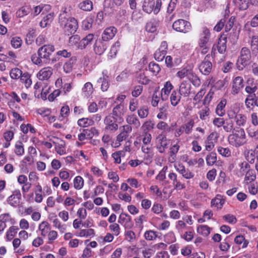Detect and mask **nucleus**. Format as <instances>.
<instances>
[{
  "instance_id": "8fccbe9b",
  "label": "nucleus",
  "mask_w": 258,
  "mask_h": 258,
  "mask_svg": "<svg viewBox=\"0 0 258 258\" xmlns=\"http://www.w3.org/2000/svg\"><path fill=\"white\" fill-rule=\"evenodd\" d=\"M71 18L70 8L66 7L63 8L59 16V21L61 20L63 21V18H64V20H68Z\"/></svg>"
},
{
  "instance_id": "49530a36",
  "label": "nucleus",
  "mask_w": 258,
  "mask_h": 258,
  "mask_svg": "<svg viewBox=\"0 0 258 258\" xmlns=\"http://www.w3.org/2000/svg\"><path fill=\"white\" fill-rule=\"evenodd\" d=\"M84 184L83 178L81 176H77L73 180V185L75 189L80 190L82 189Z\"/></svg>"
},
{
  "instance_id": "a19ab883",
  "label": "nucleus",
  "mask_w": 258,
  "mask_h": 258,
  "mask_svg": "<svg viewBox=\"0 0 258 258\" xmlns=\"http://www.w3.org/2000/svg\"><path fill=\"white\" fill-rule=\"evenodd\" d=\"M211 228L206 225H199L197 228V232L203 236H207L211 232Z\"/></svg>"
},
{
  "instance_id": "9d476101",
  "label": "nucleus",
  "mask_w": 258,
  "mask_h": 258,
  "mask_svg": "<svg viewBox=\"0 0 258 258\" xmlns=\"http://www.w3.org/2000/svg\"><path fill=\"white\" fill-rule=\"evenodd\" d=\"M168 44L166 41H162L159 48L154 53L155 59L158 61H162L167 53Z\"/></svg>"
},
{
  "instance_id": "2eb2a0df",
  "label": "nucleus",
  "mask_w": 258,
  "mask_h": 258,
  "mask_svg": "<svg viewBox=\"0 0 258 258\" xmlns=\"http://www.w3.org/2000/svg\"><path fill=\"white\" fill-rule=\"evenodd\" d=\"M132 131V127L131 126L128 125H123L120 133L116 136V141L121 142L125 141Z\"/></svg>"
},
{
  "instance_id": "412c9836",
  "label": "nucleus",
  "mask_w": 258,
  "mask_h": 258,
  "mask_svg": "<svg viewBox=\"0 0 258 258\" xmlns=\"http://www.w3.org/2000/svg\"><path fill=\"white\" fill-rule=\"evenodd\" d=\"M168 177L170 180L172 181V184L175 189L177 190H180L185 187L183 183H182L179 179L177 178L176 173L171 172L168 175Z\"/></svg>"
},
{
  "instance_id": "e433bc0d",
  "label": "nucleus",
  "mask_w": 258,
  "mask_h": 258,
  "mask_svg": "<svg viewBox=\"0 0 258 258\" xmlns=\"http://www.w3.org/2000/svg\"><path fill=\"white\" fill-rule=\"evenodd\" d=\"M184 233L180 234L181 237L185 241L189 242L192 240L194 237L195 232L191 227H189Z\"/></svg>"
},
{
  "instance_id": "20e7f679",
  "label": "nucleus",
  "mask_w": 258,
  "mask_h": 258,
  "mask_svg": "<svg viewBox=\"0 0 258 258\" xmlns=\"http://www.w3.org/2000/svg\"><path fill=\"white\" fill-rule=\"evenodd\" d=\"M251 53L249 49L245 47H243L240 51V56L237 61V69L243 70V68L248 65L251 59Z\"/></svg>"
},
{
  "instance_id": "c85d7f7f",
  "label": "nucleus",
  "mask_w": 258,
  "mask_h": 258,
  "mask_svg": "<svg viewBox=\"0 0 258 258\" xmlns=\"http://www.w3.org/2000/svg\"><path fill=\"white\" fill-rule=\"evenodd\" d=\"M154 0H144L142 6L143 10L148 14H150L154 11Z\"/></svg>"
},
{
  "instance_id": "f257e3e1",
  "label": "nucleus",
  "mask_w": 258,
  "mask_h": 258,
  "mask_svg": "<svg viewBox=\"0 0 258 258\" xmlns=\"http://www.w3.org/2000/svg\"><path fill=\"white\" fill-rule=\"evenodd\" d=\"M211 33L210 29L206 26L203 27L199 33L198 46L201 53L206 54L210 48Z\"/></svg>"
},
{
  "instance_id": "bb28decb",
  "label": "nucleus",
  "mask_w": 258,
  "mask_h": 258,
  "mask_svg": "<svg viewBox=\"0 0 258 258\" xmlns=\"http://www.w3.org/2000/svg\"><path fill=\"white\" fill-rule=\"evenodd\" d=\"M76 235L81 237H92L95 235V231L91 228L81 229L76 233Z\"/></svg>"
},
{
  "instance_id": "4468645a",
  "label": "nucleus",
  "mask_w": 258,
  "mask_h": 258,
  "mask_svg": "<svg viewBox=\"0 0 258 258\" xmlns=\"http://www.w3.org/2000/svg\"><path fill=\"white\" fill-rule=\"evenodd\" d=\"M173 88V86L170 81H167L165 83L163 88L161 89V93L159 95L161 96V98L162 101H165L168 100L169 95Z\"/></svg>"
},
{
  "instance_id": "2f4dec72",
  "label": "nucleus",
  "mask_w": 258,
  "mask_h": 258,
  "mask_svg": "<svg viewBox=\"0 0 258 258\" xmlns=\"http://www.w3.org/2000/svg\"><path fill=\"white\" fill-rule=\"evenodd\" d=\"M126 109L125 108L124 105L123 104L120 103L113 108L112 110V114L115 116L120 117L124 115Z\"/></svg>"
},
{
  "instance_id": "79ce46f5",
  "label": "nucleus",
  "mask_w": 258,
  "mask_h": 258,
  "mask_svg": "<svg viewBox=\"0 0 258 258\" xmlns=\"http://www.w3.org/2000/svg\"><path fill=\"white\" fill-rule=\"evenodd\" d=\"M52 223L53 227L57 229L60 233H63L66 231L67 225L65 224H62L57 218L53 219Z\"/></svg>"
},
{
  "instance_id": "4d7b16f0",
  "label": "nucleus",
  "mask_w": 258,
  "mask_h": 258,
  "mask_svg": "<svg viewBox=\"0 0 258 258\" xmlns=\"http://www.w3.org/2000/svg\"><path fill=\"white\" fill-rule=\"evenodd\" d=\"M234 242L237 244H242V248H244L247 246L248 241L245 240L244 237L242 235L237 236L234 239Z\"/></svg>"
},
{
  "instance_id": "7ed1b4c3",
  "label": "nucleus",
  "mask_w": 258,
  "mask_h": 258,
  "mask_svg": "<svg viewBox=\"0 0 258 258\" xmlns=\"http://www.w3.org/2000/svg\"><path fill=\"white\" fill-rule=\"evenodd\" d=\"M60 26L63 29L66 35L74 34L78 28L77 21L74 18L58 21Z\"/></svg>"
},
{
  "instance_id": "6e6552de",
  "label": "nucleus",
  "mask_w": 258,
  "mask_h": 258,
  "mask_svg": "<svg viewBox=\"0 0 258 258\" xmlns=\"http://www.w3.org/2000/svg\"><path fill=\"white\" fill-rule=\"evenodd\" d=\"M53 73V69L50 67L42 68L37 73V77L40 81H46L48 84Z\"/></svg>"
},
{
  "instance_id": "423d86ee",
  "label": "nucleus",
  "mask_w": 258,
  "mask_h": 258,
  "mask_svg": "<svg viewBox=\"0 0 258 258\" xmlns=\"http://www.w3.org/2000/svg\"><path fill=\"white\" fill-rule=\"evenodd\" d=\"M155 144L158 152L160 153H163L168 148L169 141L167 140L165 135L163 133H161L156 138Z\"/></svg>"
},
{
  "instance_id": "680f3d73",
  "label": "nucleus",
  "mask_w": 258,
  "mask_h": 258,
  "mask_svg": "<svg viewBox=\"0 0 258 258\" xmlns=\"http://www.w3.org/2000/svg\"><path fill=\"white\" fill-rule=\"evenodd\" d=\"M157 237V232L153 230L146 231L144 233V238L149 241L155 240Z\"/></svg>"
},
{
  "instance_id": "ea45409f",
  "label": "nucleus",
  "mask_w": 258,
  "mask_h": 258,
  "mask_svg": "<svg viewBox=\"0 0 258 258\" xmlns=\"http://www.w3.org/2000/svg\"><path fill=\"white\" fill-rule=\"evenodd\" d=\"M226 43L227 40L225 37L219 38L217 47L220 53L223 54L225 52L227 48Z\"/></svg>"
},
{
  "instance_id": "a211bd4d",
  "label": "nucleus",
  "mask_w": 258,
  "mask_h": 258,
  "mask_svg": "<svg viewBox=\"0 0 258 258\" xmlns=\"http://www.w3.org/2000/svg\"><path fill=\"white\" fill-rule=\"evenodd\" d=\"M192 68L191 66H186L179 69L176 74V76L180 79H182L185 77H189L192 74Z\"/></svg>"
},
{
  "instance_id": "7c9ffc66",
  "label": "nucleus",
  "mask_w": 258,
  "mask_h": 258,
  "mask_svg": "<svg viewBox=\"0 0 258 258\" xmlns=\"http://www.w3.org/2000/svg\"><path fill=\"white\" fill-rule=\"evenodd\" d=\"M159 26V21L155 19H152L149 21L146 26L147 31L151 33L155 32Z\"/></svg>"
},
{
  "instance_id": "473e14b6",
  "label": "nucleus",
  "mask_w": 258,
  "mask_h": 258,
  "mask_svg": "<svg viewBox=\"0 0 258 258\" xmlns=\"http://www.w3.org/2000/svg\"><path fill=\"white\" fill-rule=\"evenodd\" d=\"M94 39V35L89 34L82 39L79 43L78 47L80 49L85 48L88 44L91 43Z\"/></svg>"
},
{
  "instance_id": "f03ea898",
  "label": "nucleus",
  "mask_w": 258,
  "mask_h": 258,
  "mask_svg": "<svg viewBox=\"0 0 258 258\" xmlns=\"http://www.w3.org/2000/svg\"><path fill=\"white\" fill-rule=\"evenodd\" d=\"M229 144L236 148H238L246 143V134L243 128H240L232 131L228 136Z\"/></svg>"
},
{
  "instance_id": "bf43d9fd",
  "label": "nucleus",
  "mask_w": 258,
  "mask_h": 258,
  "mask_svg": "<svg viewBox=\"0 0 258 258\" xmlns=\"http://www.w3.org/2000/svg\"><path fill=\"white\" fill-rule=\"evenodd\" d=\"M9 96L11 97L10 101L8 103L9 106L11 105V103H14L15 102L18 103H20L21 104V99L18 95V94L16 93L15 92H11L9 94Z\"/></svg>"
},
{
  "instance_id": "69168bd1",
  "label": "nucleus",
  "mask_w": 258,
  "mask_h": 258,
  "mask_svg": "<svg viewBox=\"0 0 258 258\" xmlns=\"http://www.w3.org/2000/svg\"><path fill=\"white\" fill-rule=\"evenodd\" d=\"M245 174L244 182L247 184L254 181L255 179V175L252 170H249Z\"/></svg>"
},
{
  "instance_id": "a18cd8bd",
  "label": "nucleus",
  "mask_w": 258,
  "mask_h": 258,
  "mask_svg": "<svg viewBox=\"0 0 258 258\" xmlns=\"http://www.w3.org/2000/svg\"><path fill=\"white\" fill-rule=\"evenodd\" d=\"M168 105L164 104L162 106L159 108V113L157 117L160 119H166L167 117Z\"/></svg>"
},
{
  "instance_id": "4be33fe9",
  "label": "nucleus",
  "mask_w": 258,
  "mask_h": 258,
  "mask_svg": "<svg viewBox=\"0 0 258 258\" xmlns=\"http://www.w3.org/2000/svg\"><path fill=\"white\" fill-rule=\"evenodd\" d=\"M127 125H133V126L138 129L141 126V122L135 114H130L126 116L125 118Z\"/></svg>"
},
{
  "instance_id": "0e129e2a",
  "label": "nucleus",
  "mask_w": 258,
  "mask_h": 258,
  "mask_svg": "<svg viewBox=\"0 0 258 258\" xmlns=\"http://www.w3.org/2000/svg\"><path fill=\"white\" fill-rule=\"evenodd\" d=\"M138 114L140 118H145L149 114V110L147 106H142L138 110Z\"/></svg>"
},
{
  "instance_id": "393cba45",
  "label": "nucleus",
  "mask_w": 258,
  "mask_h": 258,
  "mask_svg": "<svg viewBox=\"0 0 258 258\" xmlns=\"http://www.w3.org/2000/svg\"><path fill=\"white\" fill-rule=\"evenodd\" d=\"M225 200L223 197L220 195H218L216 197L211 201V206L216 208L217 209H221L224 204Z\"/></svg>"
},
{
  "instance_id": "c9c22d12",
  "label": "nucleus",
  "mask_w": 258,
  "mask_h": 258,
  "mask_svg": "<svg viewBox=\"0 0 258 258\" xmlns=\"http://www.w3.org/2000/svg\"><path fill=\"white\" fill-rule=\"evenodd\" d=\"M136 80L137 82L143 85H147L149 83L150 80L144 72H140L137 74Z\"/></svg>"
},
{
  "instance_id": "de8ad7c7",
  "label": "nucleus",
  "mask_w": 258,
  "mask_h": 258,
  "mask_svg": "<svg viewBox=\"0 0 258 258\" xmlns=\"http://www.w3.org/2000/svg\"><path fill=\"white\" fill-rule=\"evenodd\" d=\"M20 81L23 83L26 88L30 87L32 84V81L30 79V75L28 73H24L21 77Z\"/></svg>"
},
{
  "instance_id": "864d4df0",
  "label": "nucleus",
  "mask_w": 258,
  "mask_h": 258,
  "mask_svg": "<svg viewBox=\"0 0 258 258\" xmlns=\"http://www.w3.org/2000/svg\"><path fill=\"white\" fill-rule=\"evenodd\" d=\"M22 75V71L17 68L12 69L10 72V76L12 79H18Z\"/></svg>"
},
{
  "instance_id": "5701e85b",
  "label": "nucleus",
  "mask_w": 258,
  "mask_h": 258,
  "mask_svg": "<svg viewBox=\"0 0 258 258\" xmlns=\"http://www.w3.org/2000/svg\"><path fill=\"white\" fill-rule=\"evenodd\" d=\"M107 47V44L100 40L96 41L94 46L96 54L101 55L104 53Z\"/></svg>"
},
{
  "instance_id": "09e8293b",
  "label": "nucleus",
  "mask_w": 258,
  "mask_h": 258,
  "mask_svg": "<svg viewBox=\"0 0 258 258\" xmlns=\"http://www.w3.org/2000/svg\"><path fill=\"white\" fill-rule=\"evenodd\" d=\"M23 43V40L19 36H15L12 38L11 40V44L12 46L15 49L19 48L21 47Z\"/></svg>"
},
{
  "instance_id": "37998d69",
  "label": "nucleus",
  "mask_w": 258,
  "mask_h": 258,
  "mask_svg": "<svg viewBox=\"0 0 258 258\" xmlns=\"http://www.w3.org/2000/svg\"><path fill=\"white\" fill-rule=\"evenodd\" d=\"M79 8L85 11H90L93 9V3L90 0H85L79 5Z\"/></svg>"
},
{
  "instance_id": "ddd939ff",
  "label": "nucleus",
  "mask_w": 258,
  "mask_h": 258,
  "mask_svg": "<svg viewBox=\"0 0 258 258\" xmlns=\"http://www.w3.org/2000/svg\"><path fill=\"white\" fill-rule=\"evenodd\" d=\"M104 123L106 125V130L115 132L118 129V124L116 123V119L113 116H107L104 119Z\"/></svg>"
},
{
  "instance_id": "9b49d317",
  "label": "nucleus",
  "mask_w": 258,
  "mask_h": 258,
  "mask_svg": "<svg viewBox=\"0 0 258 258\" xmlns=\"http://www.w3.org/2000/svg\"><path fill=\"white\" fill-rule=\"evenodd\" d=\"M243 87L244 81L243 78L240 76L235 77L233 80L231 93L233 95L237 94Z\"/></svg>"
},
{
  "instance_id": "4c0bfd02",
  "label": "nucleus",
  "mask_w": 258,
  "mask_h": 258,
  "mask_svg": "<svg viewBox=\"0 0 258 258\" xmlns=\"http://www.w3.org/2000/svg\"><path fill=\"white\" fill-rule=\"evenodd\" d=\"M247 121L246 116L242 113H236L235 115V121L236 124L239 126H243Z\"/></svg>"
},
{
  "instance_id": "f8f14e48",
  "label": "nucleus",
  "mask_w": 258,
  "mask_h": 258,
  "mask_svg": "<svg viewBox=\"0 0 258 258\" xmlns=\"http://www.w3.org/2000/svg\"><path fill=\"white\" fill-rule=\"evenodd\" d=\"M21 198V194L19 189H15L12 192V194L10 196L7 202L9 204L13 207H16L19 205Z\"/></svg>"
},
{
  "instance_id": "6ab92c4d",
  "label": "nucleus",
  "mask_w": 258,
  "mask_h": 258,
  "mask_svg": "<svg viewBox=\"0 0 258 258\" xmlns=\"http://www.w3.org/2000/svg\"><path fill=\"white\" fill-rule=\"evenodd\" d=\"M103 77H100L97 81L99 83H101V89L102 91H106L110 85L108 76L107 75L106 71L102 72Z\"/></svg>"
},
{
  "instance_id": "b1692460",
  "label": "nucleus",
  "mask_w": 258,
  "mask_h": 258,
  "mask_svg": "<svg viewBox=\"0 0 258 258\" xmlns=\"http://www.w3.org/2000/svg\"><path fill=\"white\" fill-rule=\"evenodd\" d=\"M180 146L177 143L170 148L169 156L168 157V161L170 163H174L176 160V154L179 151Z\"/></svg>"
},
{
  "instance_id": "e2e57ef3",
  "label": "nucleus",
  "mask_w": 258,
  "mask_h": 258,
  "mask_svg": "<svg viewBox=\"0 0 258 258\" xmlns=\"http://www.w3.org/2000/svg\"><path fill=\"white\" fill-rule=\"evenodd\" d=\"M15 153L18 156L22 155L24 153V149L23 143L20 141H18L15 144Z\"/></svg>"
},
{
  "instance_id": "cd10ccee",
  "label": "nucleus",
  "mask_w": 258,
  "mask_h": 258,
  "mask_svg": "<svg viewBox=\"0 0 258 258\" xmlns=\"http://www.w3.org/2000/svg\"><path fill=\"white\" fill-rule=\"evenodd\" d=\"M227 104V100L225 99H222L218 104L216 108V113L219 116L222 117L225 113V106Z\"/></svg>"
},
{
  "instance_id": "58836bf2",
  "label": "nucleus",
  "mask_w": 258,
  "mask_h": 258,
  "mask_svg": "<svg viewBox=\"0 0 258 258\" xmlns=\"http://www.w3.org/2000/svg\"><path fill=\"white\" fill-rule=\"evenodd\" d=\"M250 44L253 54L256 55L258 53V36L253 35L251 38Z\"/></svg>"
},
{
  "instance_id": "c03bdc74",
  "label": "nucleus",
  "mask_w": 258,
  "mask_h": 258,
  "mask_svg": "<svg viewBox=\"0 0 258 258\" xmlns=\"http://www.w3.org/2000/svg\"><path fill=\"white\" fill-rule=\"evenodd\" d=\"M94 122L92 118H82L78 120V124L83 127L92 125Z\"/></svg>"
},
{
  "instance_id": "dca6fc26",
  "label": "nucleus",
  "mask_w": 258,
  "mask_h": 258,
  "mask_svg": "<svg viewBox=\"0 0 258 258\" xmlns=\"http://www.w3.org/2000/svg\"><path fill=\"white\" fill-rule=\"evenodd\" d=\"M117 29L114 27H109L106 28L102 35V39L104 41H107L112 39L116 33Z\"/></svg>"
},
{
  "instance_id": "39448f33",
  "label": "nucleus",
  "mask_w": 258,
  "mask_h": 258,
  "mask_svg": "<svg viewBox=\"0 0 258 258\" xmlns=\"http://www.w3.org/2000/svg\"><path fill=\"white\" fill-rule=\"evenodd\" d=\"M173 29L176 31L186 33L191 29L190 23L183 19H178L172 24Z\"/></svg>"
},
{
  "instance_id": "603ef678",
  "label": "nucleus",
  "mask_w": 258,
  "mask_h": 258,
  "mask_svg": "<svg viewBox=\"0 0 258 258\" xmlns=\"http://www.w3.org/2000/svg\"><path fill=\"white\" fill-rule=\"evenodd\" d=\"M70 114V108L68 105L63 106L60 109V115L58 117L59 120H62L67 118Z\"/></svg>"
},
{
  "instance_id": "774afa93",
  "label": "nucleus",
  "mask_w": 258,
  "mask_h": 258,
  "mask_svg": "<svg viewBox=\"0 0 258 258\" xmlns=\"http://www.w3.org/2000/svg\"><path fill=\"white\" fill-rule=\"evenodd\" d=\"M120 46V42L118 40L112 45L110 49L109 52L110 57H113L116 55Z\"/></svg>"
},
{
  "instance_id": "5fc2aeb1",
  "label": "nucleus",
  "mask_w": 258,
  "mask_h": 258,
  "mask_svg": "<svg viewBox=\"0 0 258 258\" xmlns=\"http://www.w3.org/2000/svg\"><path fill=\"white\" fill-rule=\"evenodd\" d=\"M206 163L208 165L212 166L217 161V155L214 152H211L207 155L206 158Z\"/></svg>"
},
{
  "instance_id": "052dcab7",
  "label": "nucleus",
  "mask_w": 258,
  "mask_h": 258,
  "mask_svg": "<svg viewBox=\"0 0 258 258\" xmlns=\"http://www.w3.org/2000/svg\"><path fill=\"white\" fill-rule=\"evenodd\" d=\"M148 68L149 70L155 75L158 74L161 70L159 64L154 62H151L149 64Z\"/></svg>"
},
{
  "instance_id": "aec40b11",
  "label": "nucleus",
  "mask_w": 258,
  "mask_h": 258,
  "mask_svg": "<svg viewBox=\"0 0 258 258\" xmlns=\"http://www.w3.org/2000/svg\"><path fill=\"white\" fill-rule=\"evenodd\" d=\"M250 170V166L248 163L244 161L238 164L236 174L238 177H241Z\"/></svg>"
},
{
  "instance_id": "3c124183",
  "label": "nucleus",
  "mask_w": 258,
  "mask_h": 258,
  "mask_svg": "<svg viewBox=\"0 0 258 258\" xmlns=\"http://www.w3.org/2000/svg\"><path fill=\"white\" fill-rule=\"evenodd\" d=\"M189 227L186 226V223L183 220H178L176 222L175 228L180 234L183 233V230H187Z\"/></svg>"
},
{
  "instance_id": "72a5a7b5",
  "label": "nucleus",
  "mask_w": 258,
  "mask_h": 258,
  "mask_svg": "<svg viewBox=\"0 0 258 258\" xmlns=\"http://www.w3.org/2000/svg\"><path fill=\"white\" fill-rule=\"evenodd\" d=\"M76 61V58L75 57H71L68 61L66 62L63 66L64 72L67 74L70 73L74 67V64Z\"/></svg>"
},
{
  "instance_id": "13d9d810",
  "label": "nucleus",
  "mask_w": 258,
  "mask_h": 258,
  "mask_svg": "<svg viewBox=\"0 0 258 258\" xmlns=\"http://www.w3.org/2000/svg\"><path fill=\"white\" fill-rule=\"evenodd\" d=\"M155 252V246H151L150 247L144 248L142 250V254L144 258H150Z\"/></svg>"
},
{
  "instance_id": "f704fd0d",
  "label": "nucleus",
  "mask_w": 258,
  "mask_h": 258,
  "mask_svg": "<svg viewBox=\"0 0 258 258\" xmlns=\"http://www.w3.org/2000/svg\"><path fill=\"white\" fill-rule=\"evenodd\" d=\"M181 95L177 90H173L170 95V100L171 104L176 106L180 102Z\"/></svg>"
},
{
  "instance_id": "f3484780",
  "label": "nucleus",
  "mask_w": 258,
  "mask_h": 258,
  "mask_svg": "<svg viewBox=\"0 0 258 258\" xmlns=\"http://www.w3.org/2000/svg\"><path fill=\"white\" fill-rule=\"evenodd\" d=\"M190 84L187 81H183L180 84L178 92L181 96L187 97L190 94Z\"/></svg>"
},
{
  "instance_id": "338daca9",
  "label": "nucleus",
  "mask_w": 258,
  "mask_h": 258,
  "mask_svg": "<svg viewBox=\"0 0 258 258\" xmlns=\"http://www.w3.org/2000/svg\"><path fill=\"white\" fill-rule=\"evenodd\" d=\"M188 78L195 86L199 87L200 86L201 84V80L200 78L193 73V71H192V74L190 75Z\"/></svg>"
},
{
  "instance_id": "6e6d98bb",
  "label": "nucleus",
  "mask_w": 258,
  "mask_h": 258,
  "mask_svg": "<svg viewBox=\"0 0 258 258\" xmlns=\"http://www.w3.org/2000/svg\"><path fill=\"white\" fill-rule=\"evenodd\" d=\"M254 97L255 94L253 95H248L245 99V105L247 109L252 108L254 105Z\"/></svg>"
},
{
  "instance_id": "0eeeda50",
  "label": "nucleus",
  "mask_w": 258,
  "mask_h": 258,
  "mask_svg": "<svg viewBox=\"0 0 258 258\" xmlns=\"http://www.w3.org/2000/svg\"><path fill=\"white\" fill-rule=\"evenodd\" d=\"M55 48L53 45L50 44L44 45L40 47L37 51L38 55L42 59H49L50 56L54 51Z\"/></svg>"
},
{
  "instance_id": "1a4fd4ad",
  "label": "nucleus",
  "mask_w": 258,
  "mask_h": 258,
  "mask_svg": "<svg viewBox=\"0 0 258 258\" xmlns=\"http://www.w3.org/2000/svg\"><path fill=\"white\" fill-rule=\"evenodd\" d=\"M209 57V55H207L199 66L200 72L204 75H209L212 70V64L208 59Z\"/></svg>"
},
{
  "instance_id": "c756f323",
  "label": "nucleus",
  "mask_w": 258,
  "mask_h": 258,
  "mask_svg": "<svg viewBox=\"0 0 258 258\" xmlns=\"http://www.w3.org/2000/svg\"><path fill=\"white\" fill-rule=\"evenodd\" d=\"M83 95L87 98L90 97L94 92L93 85L90 82L86 83L82 89Z\"/></svg>"
},
{
  "instance_id": "a878e982",
  "label": "nucleus",
  "mask_w": 258,
  "mask_h": 258,
  "mask_svg": "<svg viewBox=\"0 0 258 258\" xmlns=\"http://www.w3.org/2000/svg\"><path fill=\"white\" fill-rule=\"evenodd\" d=\"M39 230L41 232L40 235L43 237H45L51 230V226L47 222L43 221L39 225Z\"/></svg>"
}]
</instances>
